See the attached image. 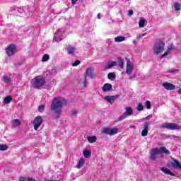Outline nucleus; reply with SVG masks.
<instances>
[{"mask_svg":"<svg viewBox=\"0 0 181 181\" xmlns=\"http://www.w3.org/2000/svg\"><path fill=\"white\" fill-rule=\"evenodd\" d=\"M66 105H67V100L66 98L61 96L54 98L50 105V110L53 114V117L56 119L59 118L62 115L63 107Z\"/></svg>","mask_w":181,"mask_h":181,"instance_id":"nucleus-1","label":"nucleus"},{"mask_svg":"<svg viewBox=\"0 0 181 181\" xmlns=\"http://www.w3.org/2000/svg\"><path fill=\"white\" fill-rule=\"evenodd\" d=\"M161 153L170 155V151H169V150H167L165 147H161L160 148H153L150 152V159L151 160H156V155H160Z\"/></svg>","mask_w":181,"mask_h":181,"instance_id":"nucleus-2","label":"nucleus"},{"mask_svg":"<svg viewBox=\"0 0 181 181\" xmlns=\"http://www.w3.org/2000/svg\"><path fill=\"white\" fill-rule=\"evenodd\" d=\"M46 81H45V78L42 76H38L35 77L31 81V84L34 88L37 89H40L43 86H45V83Z\"/></svg>","mask_w":181,"mask_h":181,"instance_id":"nucleus-3","label":"nucleus"},{"mask_svg":"<svg viewBox=\"0 0 181 181\" xmlns=\"http://www.w3.org/2000/svg\"><path fill=\"white\" fill-rule=\"evenodd\" d=\"M124 110V112L118 117V121H124L127 117L134 115V110L131 107L127 106Z\"/></svg>","mask_w":181,"mask_h":181,"instance_id":"nucleus-4","label":"nucleus"},{"mask_svg":"<svg viewBox=\"0 0 181 181\" xmlns=\"http://www.w3.org/2000/svg\"><path fill=\"white\" fill-rule=\"evenodd\" d=\"M163 49H165V42L163 41L159 40L156 42L153 47V52L155 54H159V53H162L163 52Z\"/></svg>","mask_w":181,"mask_h":181,"instance_id":"nucleus-5","label":"nucleus"},{"mask_svg":"<svg viewBox=\"0 0 181 181\" xmlns=\"http://www.w3.org/2000/svg\"><path fill=\"white\" fill-rule=\"evenodd\" d=\"M64 36V28L58 29L54 35V42H60L63 40V37Z\"/></svg>","mask_w":181,"mask_h":181,"instance_id":"nucleus-6","label":"nucleus"},{"mask_svg":"<svg viewBox=\"0 0 181 181\" xmlns=\"http://www.w3.org/2000/svg\"><path fill=\"white\" fill-rule=\"evenodd\" d=\"M85 77H90L91 79H94L97 77V74L95 73V69H94V67L89 66L86 69Z\"/></svg>","mask_w":181,"mask_h":181,"instance_id":"nucleus-7","label":"nucleus"},{"mask_svg":"<svg viewBox=\"0 0 181 181\" xmlns=\"http://www.w3.org/2000/svg\"><path fill=\"white\" fill-rule=\"evenodd\" d=\"M161 128H166L167 129H172L173 131H177L181 129V126H179L176 123H164Z\"/></svg>","mask_w":181,"mask_h":181,"instance_id":"nucleus-8","label":"nucleus"},{"mask_svg":"<svg viewBox=\"0 0 181 181\" xmlns=\"http://www.w3.org/2000/svg\"><path fill=\"white\" fill-rule=\"evenodd\" d=\"M102 133L105 134L106 135H110V136H112L113 135L118 134V129L104 127L103 129H102Z\"/></svg>","mask_w":181,"mask_h":181,"instance_id":"nucleus-9","label":"nucleus"},{"mask_svg":"<svg viewBox=\"0 0 181 181\" xmlns=\"http://www.w3.org/2000/svg\"><path fill=\"white\" fill-rule=\"evenodd\" d=\"M43 122V119H42V116H37L34 119L33 126L35 131H37L42 123Z\"/></svg>","mask_w":181,"mask_h":181,"instance_id":"nucleus-10","label":"nucleus"},{"mask_svg":"<svg viewBox=\"0 0 181 181\" xmlns=\"http://www.w3.org/2000/svg\"><path fill=\"white\" fill-rule=\"evenodd\" d=\"M6 52L8 56H13L16 53V46L15 45H10L6 49Z\"/></svg>","mask_w":181,"mask_h":181,"instance_id":"nucleus-11","label":"nucleus"},{"mask_svg":"<svg viewBox=\"0 0 181 181\" xmlns=\"http://www.w3.org/2000/svg\"><path fill=\"white\" fill-rule=\"evenodd\" d=\"M132 71H134V66L132 64H131V60L127 59L126 65V73L130 76V74H132Z\"/></svg>","mask_w":181,"mask_h":181,"instance_id":"nucleus-12","label":"nucleus"},{"mask_svg":"<svg viewBox=\"0 0 181 181\" xmlns=\"http://www.w3.org/2000/svg\"><path fill=\"white\" fill-rule=\"evenodd\" d=\"M163 87H164L165 90L168 91H170L172 90H175V85L169 83V82H164L162 83Z\"/></svg>","mask_w":181,"mask_h":181,"instance_id":"nucleus-13","label":"nucleus"},{"mask_svg":"<svg viewBox=\"0 0 181 181\" xmlns=\"http://www.w3.org/2000/svg\"><path fill=\"white\" fill-rule=\"evenodd\" d=\"M67 53L68 54H74L75 53H78V49L73 45H69L67 47Z\"/></svg>","mask_w":181,"mask_h":181,"instance_id":"nucleus-14","label":"nucleus"},{"mask_svg":"<svg viewBox=\"0 0 181 181\" xmlns=\"http://www.w3.org/2000/svg\"><path fill=\"white\" fill-rule=\"evenodd\" d=\"M173 49V45L171 44L168 47L166 52L160 57V59H163V57H166V56H169V54L172 53Z\"/></svg>","mask_w":181,"mask_h":181,"instance_id":"nucleus-15","label":"nucleus"},{"mask_svg":"<svg viewBox=\"0 0 181 181\" xmlns=\"http://www.w3.org/2000/svg\"><path fill=\"white\" fill-rule=\"evenodd\" d=\"M103 93H108L112 90V85L111 83H105L102 88Z\"/></svg>","mask_w":181,"mask_h":181,"instance_id":"nucleus-16","label":"nucleus"},{"mask_svg":"<svg viewBox=\"0 0 181 181\" xmlns=\"http://www.w3.org/2000/svg\"><path fill=\"white\" fill-rule=\"evenodd\" d=\"M80 86H81L83 88H86L87 86H88V81H87V76H84L83 78L81 79L79 81Z\"/></svg>","mask_w":181,"mask_h":181,"instance_id":"nucleus-17","label":"nucleus"},{"mask_svg":"<svg viewBox=\"0 0 181 181\" xmlns=\"http://www.w3.org/2000/svg\"><path fill=\"white\" fill-rule=\"evenodd\" d=\"M118 98V96H106L105 97V100L107 101V103H110V104H114V101H115V99Z\"/></svg>","mask_w":181,"mask_h":181,"instance_id":"nucleus-18","label":"nucleus"},{"mask_svg":"<svg viewBox=\"0 0 181 181\" xmlns=\"http://www.w3.org/2000/svg\"><path fill=\"white\" fill-rule=\"evenodd\" d=\"M160 170L161 172H163V173H165V175H170V176H175V173L170 172V170L169 168H160Z\"/></svg>","mask_w":181,"mask_h":181,"instance_id":"nucleus-19","label":"nucleus"},{"mask_svg":"<svg viewBox=\"0 0 181 181\" xmlns=\"http://www.w3.org/2000/svg\"><path fill=\"white\" fill-rule=\"evenodd\" d=\"M117 64L116 62L112 61L107 62V64L105 66V70H110L112 67L115 66Z\"/></svg>","mask_w":181,"mask_h":181,"instance_id":"nucleus-20","label":"nucleus"},{"mask_svg":"<svg viewBox=\"0 0 181 181\" xmlns=\"http://www.w3.org/2000/svg\"><path fill=\"white\" fill-rule=\"evenodd\" d=\"M22 122L19 119H15L13 120L12 128H16L18 127H21Z\"/></svg>","mask_w":181,"mask_h":181,"instance_id":"nucleus-21","label":"nucleus"},{"mask_svg":"<svg viewBox=\"0 0 181 181\" xmlns=\"http://www.w3.org/2000/svg\"><path fill=\"white\" fill-rule=\"evenodd\" d=\"M173 8H174L175 12H179L181 11V4L178 2H175L173 5Z\"/></svg>","mask_w":181,"mask_h":181,"instance_id":"nucleus-22","label":"nucleus"},{"mask_svg":"<svg viewBox=\"0 0 181 181\" xmlns=\"http://www.w3.org/2000/svg\"><path fill=\"white\" fill-rule=\"evenodd\" d=\"M87 139H88V142H89V144H94V142L97 141V136H88Z\"/></svg>","mask_w":181,"mask_h":181,"instance_id":"nucleus-23","label":"nucleus"},{"mask_svg":"<svg viewBox=\"0 0 181 181\" xmlns=\"http://www.w3.org/2000/svg\"><path fill=\"white\" fill-rule=\"evenodd\" d=\"M84 163H86V159L83 158H81L78 163V166H77L78 169H81V168H83V166L84 165Z\"/></svg>","mask_w":181,"mask_h":181,"instance_id":"nucleus-24","label":"nucleus"},{"mask_svg":"<svg viewBox=\"0 0 181 181\" xmlns=\"http://www.w3.org/2000/svg\"><path fill=\"white\" fill-rule=\"evenodd\" d=\"M83 155L84 158L88 159V158H90L91 156V151L90 150H85L83 152Z\"/></svg>","mask_w":181,"mask_h":181,"instance_id":"nucleus-25","label":"nucleus"},{"mask_svg":"<svg viewBox=\"0 0 181 181\" xmlns=\"http://www.w3.org/2000/svg\"><path fill=\"white\" fill-rule=\"evenodd\" d=\"M124 40H125V37L124 36H119V37H115V42H117V43L124 42Z\"/></svg>","mask_w":181,"mask_h":181,"instance_id":"nucleus-26","label":"nucleus"},{"mask_svg":"<svg viewBox=\"0 0 181 181\" xmlns=\"http://www.w3.org/2000/svg\"><path fill=\"white\" fill-rule=\"evenodd\" d=\"M12 100H13L12 97H11V96H6L4 98V104H10L11 101H12Z\"/></svg>","mask_w":181,"mask_h":181,"instance_id":"nucleus-27","label":"nucleus"},{"mask_svg":"<svg viewBox=\"0 0 181 181\" xmlns=\"http://www.w3.org/2000/svg\"><path fill=\"white\" fill-rule=\"evenodd\" d=\"M139 28H144L145 26V18H141L139 21Z\"/></svg>","mask_w":181,"mask_h":181,"instance_id":"nucleus-28","label":"nucleus"},{"mask_svg":"<svg viewBox=\"0 0 181 181\" xmlns=\"http://www.w3.org/2000/svg\"><path fill=\"white\" fill-rule=\"evenodd\" d=\"M49 59H50V57L49 56V54H45L42 58V62L43 63H45V62H49Z\"/></svg>","mask_w":181,"mask_h":181,"instance_id":"nucleus-29","label":"nucleus"},{"mask_svg":"<svg viewBox=\"0 0 181 181\" xmlns=\"http://www.w3.org/2000/svg\"><path fill=\"white\" fill-rule=\"evenodd\" d=\"M117 61L120 69H124V59H122V58H118Z\"/></svg>","mask_w":181,"mask_h":181,"instance_id":"nucleus-30","label":"nucleus"},{"mask_svg":"<svg viewBox=\"0 0 181 181\" xmlns=\"http://www.w3.org/2000/svg\"><path fill=\"white\" fill-rule=\"evenodd\" d=\"M149 125H151V123L149 122H144L143 129L148 131Z\"/></svg>","mask_w":181,"mask_h":181,"instance_id":"nucleus-31","label":"nucleus"},{"mask_svg":"<svg viewBox=\"0 0 181 181\" xmlns=\"http://www.w3.org/2000/svg\"><path fill=\"white\" fill-rule=\"evenodd\" d=\"M107 78H109V80H112V78H115V74H114L112 72H110L107 74Z\"/></svg>","mask_w":181,"mask_h":181,"instance_id":"nucleus-32","label":"nucleus"},{"mask_svg":"<svg viewBox=\"0 0 181 181\" xmlns=\"http://www.w3.org/2000/svg\"><path fill=\"white\" fill-rule=\"evenodd\" d=\"M137 111H144V106L141 103H139L136 107Z\"/></svg>","mask_w":181,"mask_h":181,"instance_id":"nucleus-33","label":"nucleus"},{"mask_svg":"<svg viewBox=\"0 0 181 181\" xmlns=\"http://www.w3.org/2000/svg\"><path fill=\"white\" fill-rule=\"evenodd\" d=\"M8 146L6 144L0 145V151H7Z\"/></svg>","mask_w":181,"mask_h":181,"instance_id":"nucleus-34","label":"nucleus"},{"mask_svg":"<svg viewBox=\"0 0 181 181\" xmlns=\"http://www.w3.org/2000/svg\"><path fill=\"white\" fill-rule=\"evenodd\" d=\"M81 63V62H80V60H76L72 64V66L77 67V66H78Z\"/></svg>","mask_w":181,"mask_h":181,"instance_id":"nucleus-35","label":"nucleus"},{"mask_svg":"<svg viewBox=\"0 0 181 181\" xmlns=\"http://www.w3.org/2000/svg\"><path fill=\"white\" fill-rule=\"evenodd\" d=\"M39 112H43L45 111V105H41L38 107Z\"/></svg>","mask_w":181,"mask_h":181,"instance_id":"nucleus-36","label":"nucleus"},{"mask_svg":"<svg viewBox=\"0 0 181 181\" xmlns=\"http://www.w3.org/2000/svg\"><path fill=\"white\" fill-rule=\"evenodd\" d=\"M147 110H151V102L149 100H147L145 104Z\"/></svg>","mask_w":181,"mask_h":181,"instance_id":"nucleus-37","label":"nucleus"},{"mask_svg":"<svg viewBox=\"0 0 181 181\" xmlns=\"http://www.w3.org/2000/svg\"><path fill=\"white\" fill-rule=\"evenodd\" d=\"M4 81L5 83H11V78H9L8 76H4Z\"/></svg>","mask_w":181,"mask_h":181,"instance_id":"nucleus-38","label":"nucleus"},{"mask_svg":"<svg viewBox=\"0 0 181 181\" xmlns=\"http://www.w3.org/2000/svg\"><path fill=\"white\" fill-rule=\"evenodd\" d=\"M148 135V130H145L143 129L141 131V136H146Z\"/></svg>","mask_w":181,"mask_h":181,"instance_id":"nucleus-39","label":"nucleus"},{"mask_svg":"<svg viewBox=\"0 0 181 181\" xmlns=\"http://www.w3.org/2000/svg\"><path fill=\"white\" fill-rule=\"evenodd\" d=\"M146 33H143L141 35H139L136 36V39L139 40V39H142V37H144V36H146Z\"/></svg>","mask_w":181,"mask_h":181,"instance_id":"nucleus-40","label":"nucleus"},{"mask_svg":"<svg viewBox=\"0 0 181 181\" xmlns=\"http://www.w3.org/2000/svg\"><path fill=\"white\" fill-rule=\"evenodd\" d=\"M132 15H134V11H132V10H129V11H128V16H132Z\"/></svg>","mask_w":181,"mask_h":181,"instance_id":"nucleus-41","label":"nucleus"},{"mask_svg":"<svg viewBox=\"0 0 181 181\" xmlns=\"http://www.w3.org/2000/svg\"><path fill=\"white\" fill-rule=\"evenodd\" d=\"M149 118H152V115H149L146 118H143L141 121H145V119H149Z\"/></svg>","mask_w":181,"mask_h":181,"instance_id":"nucleus-42","label":"nucleus"},{"mask_svg":"<svg viewBox=\"0 0 181 181\" xmlns=\"http://www.w3.org/2000/svg\"><path fill=\"white\" fill-rule=\"evenodd\" d=\"M17 12H18L19 13H23L24 11L23 8H18Z\"/></svg>","mask_w":181,"mask_h":181,"instance_id":"nucleus-43","label":"nucleus"},{"mask_svg":"<svg viewBox=\"0 0 181 181\" xmlns=\"http://www.w3.org/2000/svg\"><path fill=\"white\" fill-rule=\"evenodd\" d=\"M77 114V110H73L72 111V115H76Z\"/></svg>","mask_w":181,"mask_h":181,"instance_id":"nucleus-44","label":"nucleus"},{"mask_svg":"<svg viewBox=\"0 0 181 181\" xmlns=\"http://www.w3.org/2000/svg\"><path fill=\"white\" fill-rule=\"evenodd\" d=\"M78 0H71L72 4L74 5Z\"/></svg>","mask_w":181,"mask_h":181,"instance_id":"nucleus-45","label":"nucleus"},{"mask_svg":"<svg viewBox=\"0 0 181 181\" xmlns=\"http://www.w3.org/2000/svg\"><path fill=\"white\" fill-rule=\"evenodd\" d=\"M97 17H98V19H101V13H98Z\"/></svg>","mask_w":181,"mask_h":181,"instance_id":"nucleus-46","label":"nucleus"},{"mask_svg":"<svg viewBox=\"0 0 181 181\" xmlns=\"http://www.w3.org/2000/svg\"><path fill=\"white\" fill-rule=\"evenodd\" d=\"M130 128L132 129H135L136 127H135V125H132V126H130Z\"/></svg>","mask_w":181,"mask_h":181,"instance_id":"nucleus-47","label":"nucleus"},{"mask_svg":"<svg viewBox=\"0 0 181 181\" xmlns=\"http://www.w3.org/2000/svg\"><path fill=\"white\" fill-rule=\"evenodd\" d=\"M132 43H133L134 45H136V40H134L132 41Z\"/></svg>","mask_w":181,"mask_h":181,"instance_id":"nucleus-48","label":"nucleus"},{"mask_svg":"<svg viewBox=\"0 0 181 181\" xmlns=\"http://www.w3.org/2000/svg\"><path fill=\"white\" fill-rule=\"evenodd\" d=\"M178 94H181V88L178 89Z\"/></svg>","mask_w":181,"mask_h":181,"instance_id":"nucleus-49","label":"nucleus"},{"mask_svg":"<svg viewBox=\"0 0 181 181\" xmlns=\"http://www.w3.org/2000/svg\"><path fill=\"white\" fill-rule=\"evenodd\" d=\"M173 138H177V136H175V135H174V136H173Z\"/></svg>","mask_w":181,"mask_h":181,"instance_id":"nucleus-50","label":"nucleus"}]
</instances>
